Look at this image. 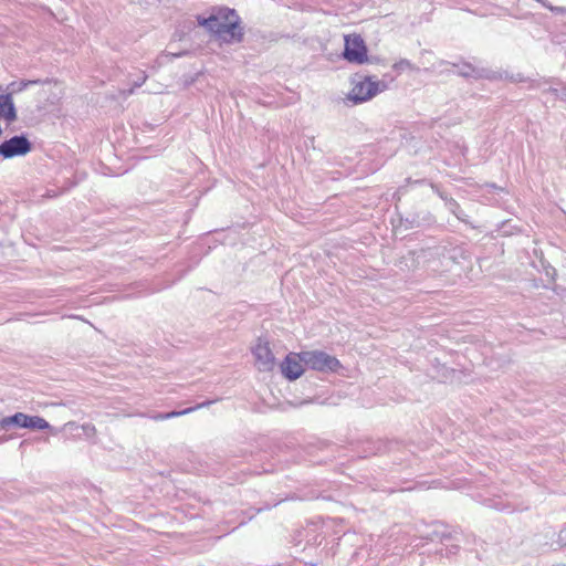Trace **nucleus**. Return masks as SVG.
<instances>
[{
    "label": "nucleus",
    "instance_id": "1",
    "mask_svg": "<svg viewBox=\"0 0 566 566\" xmlns=\"http://www.w3.org/2000/svg\"><path fill=\"white\" fill-rule=\"evenodd\" d=\"M196 21L214 39L224 44L241 43L244 39L242 20L235 9L213 7L208 17L197 14Z\"/></svg>",
    "mask_w": 566,
    "mask_h": 566
},
{
    "label": "nucleus",
    "instance_id": "2",
    "mask_svg": "<svg viewBox=\"0 0 566 566\" xmlns=\"http://www.w3.org/2000/svg\"><path fill=\"white\" fill-rule=\"evenodd\" d=\"M352 90L346 96V101L353 105H359L370 101L377 94L384 92L387 88V84L384 81L377 80L373 75H364L361 73H355L350 77Z\"/></svg>",
    "mask_w": 566,
    "mask_h": 566
},
{
    "label": "nucleus",
    "instance_id": "3",
    "mask_svg": "<svg viewBox=\"0 0 566 566\" xmlns=\"http://www.w3.org/2000/svg\"><path fill=\"white\" fill-rule=\"evenodd\" d=\"M296 356L307 368L321 373H337L343 367L335 356L324 350H303Z\"/></svg>",
    "mask_w": 566,
    "mask_h": 566
},
{
    "label": "nucleus",
    "instance_id": "4",
    "mask_svg": "<svg viewBox=\"0 0 566 566\" xmlns=\"http://www.w3.org/2000/svg\"><path fill=\"white\" fill-rule=\"evenodd\" d=\"M344 51L342 56L354 64L374 63L368 55V48L360 34L353 33L344 36Z\"/></svg>",
    "mask_w": 566,
    "mask_h": 566
},
{
    "label": "nucleus",
    "instance_id": "5",
    "mask_svg": "<svg viewBox=\"0 0 566 566\" xmlns=\"http://www.w3.org/2000/svg\"><path fill=\"white\" fill-rule=\"evenodd\" d=\"M33 149L32 142L28 138V135L22 133L14 135L0 143V153L3 159H11L15 157H23L31 153Z\"/></svg>",
    "mask_w": 566,
    "mask_h": 566
},
{
    "label": "nucleus",
    "instance_id": "6",
    "mask_svg": "<svg viewBox=\"0 0 566 566\" xmlns=\"http://www.w3.org/2000/svg\"><path fill=\"white\" fill-rule=\"evenodd\" d=\"M255 359V366L260 371H271L275 367V357L269 342L258 338L256 344L251 348Z\"/></svg>",
    "mask_w": 566,
    "mask_h": 566
},
{
    "label": "nucleus",
    "instance_id": "7",
    "mask_svg": "<svg viewBox=\"0 0 566 566\" xmlns=\"http://www.w3.org/2000/svg\"><path fill=\"white\" fill-rule=\"evenodd\" d=\"M405 229L427 228L436 222L434 216L428 210L408 212L406 217L400 218Z\"/></svg>",
    "mask_w": 566,
    "mask_h": 566
},
{
    "label": "nucleus",
    "instance_id": "8",
    "mask_svg": "<svg viewBox=\"0 0 566 566\" xmlns=\"http://www.w3.org/2000/svg\"><path fill=\"white\" fill-rule=\"evenodd\" d=\"M402 443L398 440H368L365 443V457L382 455L400 450Z\"/></svg>",
    "mask_w": 566,
    "mask_h": 566
},
{
    "label": "nucleus",
    "instance_id": "9",
    "mask_svg": "<svg viewBox=\"0 0 566 566\" xmlns=\"http://www.w3.org/2000/svg\"><path fill=\"white\" fill-rule=\"evenodd\" d=\"M303 363L300 358L295 357L292 353L286 355L284 360L281 363L282 375L290 381L298 379L303 373Z\"/></svg>",
    "mask_w": 566,
    "mask_h": 566
},
{
    "label": "nucleus",
    "instance_id": "10",
    "mask_svg": "<svg viewBox=\"0 0 566 566\" xmlns=\"http://www.w3.org/2000/svg\"><path fill=\"white\" fill-rule=\"evenodd\" d=\"M0 118H3L8 124L15 122L18 118L13 98L8 93L0 95Z\"/></svg>",
    "mask_w": 566,
    "mask_h": 566
},
{
    "label": "nucleus",
    "instance_id": "11",
    "mask_svg": "<svg viewBox=\"0 0 566 566\" xmlns=\"http://www.w3.org/2000/svg\"><path fill=\"white\" fill-rule=\"evenodd\" d=\"M213 401L211 400H206L203 402H200L193 407H189V408H186V409H182V410H172V411H168V412H155L150 416V419L155 420V421H164V420H168V419H172V418H176V417H180V416H185V415H188L195 410H198L200 408H205V407H208L212 403Z\"/></svg>",
    "mask_w": 566,
    "mask_h": 566
},
{
    "label": "nucleus",
    "instance_id": "12",
    "mask_svg": "<svg viewBox=\"0 0 566 566\" xmlns=\"http://www.w3.org/2000/svg\"><path fill=\"white\" fill-rule=\"evenodd\" d=\"M452 66L457 69L455 72L459 76H462L465 78H470V77H473V78L488 77L489 78L490 77L489 75L485 74V72H486L485 70L476 69L469 62L453 63Z\"/></svg>",
    "mask_w": 566,
    "mask_h": 566
},
{
    "label": "nucleus",
    "instance_id": "13",
    "mask_svg": "<svg viewBox=\"0 0 566 566\" xmlns=\"http://www.w3.org/2000/svg\"><path fill=\"white\" fill-rule=\"evenodd\" d=\"M27 413L23 412H15L14 415L3 417L0 419V427L2 429H9L10 427H17V428H27V421H28Z\"/></svg>",
    "mask_w": 566,
    "mask_h": 566
},
{
    "label": "nucleus",
    "instance_id": "14",
    "mask_svg": "<svg viewBox=\"0 0 566 566\" xmlns=\"http://www.w3.org/2000/svg\"><path fill=\"white\" fill-rule=\"evenodd\" d=\"M46 81H42L40 78L12 81L7 85V93L12 96L13 94L23 92L24 90L29 88L30 86L43 84Z\"/></svg>",
    "mask_w": 566,
    "mask_h": 566
},
{
    "label": "nucleus",
    "instance_id": "15",
    "mask_svg": "<svg viewBox=\"0 0 566 566\" xmlns=\"http://www.w3.org/2000/svg\"><path fill=\"white\" fill-rule=\"evenodd\" d=\"M486 506L499 512L505 513H512L515 510L510 502L504 501L502 497L489 499L486 502Z\"/></svg>",
    "mask_w": 566,
    "mask_h": 566
},
{
    "label": "nucleus",
    "instance_id": "16",
    "mask_svg": "<svg viewBox=\"0 0 566 566\" xmlns=\"http://www.w3.org/2000/svg\"><path fill=\"white\" fill-rule=\"evenodd\" d=\"M51 428V424L40 416H28L27 428L31 430H48Z\"/></svg>",
    "mask_w": 566,
    "mask_h": 566
},
{
    "label": "nucleus",
    "instance_id": "17",
    "mask_svg": "<svg viewBox=\"0 0 566 566\" xmlns=\"http://www.w3.org/2000/svg\"><path fill=\"white\" fill-rule=\"evenodd\" d=\"M447 208L452 214L457 217L458 220L464 223H469L468 214L463 211L455 199H448Z\"/></svg>",
    "mask_w": 566,
    "mask_h": 566
},
{
    "label": "nucleus",
    "instance_id": "18",
    "mask_svg": "<svg viewBox=\"0 0 566 566\" xmlns=\"http://www.w3.org/2000/svg\"><path fill=\"white\" fill-rule=\"evenodd\" d=\"M549 82L552 83H556L558 85H562L560 88H557V87H549L547 90L548 93L553 94L555 97L557 98H560V99H565L566 98V84H563L560 81H558L557 78H552L549 80Z\"/></svg>",
    "mask_w": 566,
    "mask_h": 566
},
{
    "label": "nucleus",
    "instance_id": "19",
    "mask_svg": "<svg viewBox=\"0 0 566 566\" xmlns=\"http://www.w3.org/2000/svg\"><path fill=\"white\" fill-rule=\"evenodd\" d=\"M406 185H402L398 188V192H406L407 191V188L408 186H412V185H424V184H429V181L427 179H411V178H407L406 180Z\"/></svg>",
    "mask_w": 566,
    "mask_h": 566
},
{
    "label": "nucleus",
    "instance_id": "20",
    "mask_svg": "<svg viewBox=\"0 0 566 566\" xmlns=\"http://www.w3.org/2000/svg\"><path fill=\"white\" fill-rule=\"evenodd\" d=\"M392 67H394L395 71L401 72V71H405V70H411L412 69V64H411V62L409 60L401 59L398 62H396Z\"/></svg>",
    "mask_w": 566,
    "mask_h": 566
},
{
    "label": "nucleus",
    "instance_id": "21",
    "mask_svg": "<svg viewBox=\"0 0 566 566\" xmlns=\"http://www.w3.org/2000/svg\"><path fill=\"white\" fill-rule=\"evenodd\" d=\"M536 1L539 2L546 9H548L549 11H552L553 13H565L566 12V8L552 6L546 0H536Z\"/></svg>",
    "mask_w": 566,
    "mask_h": 566
},
{
    "label": "nucleus",
    "instance_id": "22",
    "mask_svg": "<svg viewBox=\"0 0 566 566\" xmlns=\"http://www.w3.org/2000/svg\"><path fill=\"white\" fill-rule=\"evenodd\" d=\"M430 187L433 189V191L442 199L444 202H448V199H452L449 197L446 192L441 191L438 186H436L432 182H429Z\"/></svg>",
    "mask_w": 566,
    "mask_h": 566
},
{
    "label": "nucleus",
    "instance_id": "23",
    "mask_svg": "<svg viewBox=\"0 0 566 566\" xmlns=\"http://www.w3.org/2000/svg\"><path fill=\"white\" fill-rule=\"evenodd\" d=\"M421 526H424V527H433V528H434V531H437V528H439V527H444L446 525H444V523H443V522H441V521H436V520H434V521H431V522H429V523H427V522L422 521V522H421Z\"/></svg>",
    "mask_w": 566,
    "mask_h": 566
},
{
    "label": "nucleus",
    "instance_id": "24",
    "mask_svg": "<svg viewBox=\"0 0 566 566\" xmlns=\"http://www.w3.org/2000/svg\"><path fill=\"white\" fill-rule=\"evenodd\" d=\"M485 188L490 190H503V188L499 187L496 184H493V182H488L485 184L484 186Z\"/></svg>",
    "mask_w": 566,
    "mask_h": 566
},
{
    "label": "nucleus",
    "instance_id": "25",
    "mask_svg": "<svg viewBox=\"0 0 566 566\" xmlns=\"http://www.w3.org/2000/svg\"><path fill=\"white\" fill-rule=\"evenodd\" d=\"M146 78H147V76L145 74H143V76L140 78H137V81L134 82V86H136V87L142 86L145 83Z\"/></svg>",
    "mask_w": 566,
    "mask_h": 566
},
{
    "label": "nucleus",
    "instance_id": "26",
    "mask_svg": "<svg viewBox=\"0 0 566 566\" xmlns=\"http://www.w3.org/2000/svg\"><path fill=\"white\" fill-rule=\"evenodd\" d=\"M510 80L512 82H524V77L522 76V74L512 75Z\"/></svg>",
    "mask_w": 566,
    "mask_h": 566
},
{
    "label": "nucleus",
    "instance_id": "27",
    "mask_svg": "<svg viewBox=\"0 0 566 566\" xmlns=\"http://www.w3.org/2000/svg\"><path fill=\"white\" fill-rule=\"evenodd\" d=\"M45 197H48V198H54V197H56V193H55L54 191H50V190H48V191H46V193H45Z\"/></svg>",
    "mask_w": 566,
    "mask_h": 566
},
{
    "label": "nucleus",
    "instance_id": "28",
    "mask_svg": "<svg viewBox=\"0 0 566 566\" xmlns=\"http://www.w3.org/2000/svg\"><path fill=\"white\" fill-rule=\"evenodd\" d=\"M443 369H444V371H443L441 381H444V379L448 378V374H449V369L448 368H443Z\"/></svg>",
    "mask_w": 566,
    "mask_h": 566
},
{
    "label": "nucleus",
    "instance_id": "29",
    "mask_svg": "<svg viewBox=\"0 0 566 566\" xmlns=\"http://www.w3.org/2000/svg\"><path fill=\"white\" fill-rule=\"evenodd\" d=\"M8 440H9L8 436L0 437V444L7 442Z\"/></svg>",
    "mask_w": 566,
    "mask_h": 566
},
{
    "label": "nucleus",
    "instance_id": "30",
    "mask_svg": "<svg viewBox=\"0 0 566 566\" xmlns=\"http://www.w3.org/2000/svg\"><path fill=\"white\" fill-rule=\"evenodd\" d=\"M369 59H371L374 61L373 64L378 63L380 61V59L377 56H369Z\"/></svg>",
    "mask_w": 566,
    "mask_h": 566
},
{
    "label": "nucleus",
    "instance_id": "31",
    "mask_svg": "<svg viewBox=\"0 0 566 566\" xmlns=\"http://www.w3.org/2000/svg\"><path fill=\"white\" fill-rule=\"evenodd\" d=\"M321 497H322L323 500H331V496L322 495Z\"/></svg>",
    "mask_w": 566,
    "mask_h": 566
},
{
    "label": "nucleus",
    "instance_id": "32",
    "mask_svg": "<svg viewBox=\"0 0 566 566\" xmlns=\"http://www.w3.org/2000/svg\"><path fill=\"white\" fill-rule=\"evenodd\" d=\"M132 2H138L139 0H130Z\"/></svg>",
    "mask_w": 566,
    "mask_h": 566
}]
</instances>
